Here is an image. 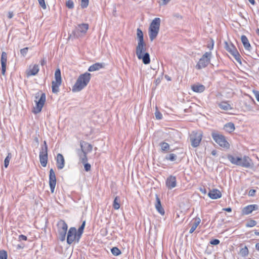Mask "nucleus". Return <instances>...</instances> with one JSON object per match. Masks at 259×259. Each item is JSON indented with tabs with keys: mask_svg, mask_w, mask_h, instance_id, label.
<instances>
[{
	"mask_svg": "<svg viewBox=\"0 0 259 259\" xmlns=\"http://www.w3.org/2000/svg\"><path fill=\"white\" fill-rule=\"evenodd\" d=\"M91 76V74L88 72L80 75L72 87V92H78L83 89L89 83Z\"/></svg>",
	"mask_w": 259,
	"mask_h": 259,
	"instance_id": "f257e3e1",
	"label": "nucleus"
},
{
	"mask_svg": "<svg viewBox=\"0 0 259 259\" xmlns=\"http://www.w3.org/2000/svg\"><path fill=\"white\" fill-rule=\"evenodd\" d=\"M84 229V228H78L77 230L76 228H69V229L67 230V244L70 245L74 242L78 243L83 234Z\"/></svg>",
	"mask_w": 259,
	"mask_h": 259,
	"instance_id": "f03ea898",
	"label": "nucleus"
},
{
	"mask_svg": "<svg viewBox=\"0 0 259 259\" xmlns=\"http://www.w3.org/2000/svg\"><path fill=\"white\" fill-rule=\"evenodd\" d=\"M228 159L232 164L244 167H251L253 165L251 159L247 156L242 158L229 155L228 156Z\"/></svg>",
	"mask_w": 259,
	"mask_h": 259,
	"instance_id": "7ed1b4c3",
	"label": "nucleus"
},
{
	"mask_svg": "<svg viewBox=\"0 0 259 259\" xmlns=\"http://www.w3.org/2000/svg\"><path fill=\"white\" fill-rule=\"evenodd\" d=\"M160 22L159 18H155L151 23L148 32L151 41H153L157 37L160 29Z\"/></svg>",
	"mask_w": 259,
	"mask_h": 259,
	"instance_id": "20e7f679",
	"label": "nucleus"
},
{
	"mask_svg": "<svg viewBox=\"0 0 259 259\" xmlns=\"http://www.w3.org/2000/svg\"><path fill=\"white\" fill-rule=\"evenodd\" d=\"M81 151L78 150V154L80 159L82 163L87 161V154L90 152L93 149V146L90 143L81 141L80 142Z\"/></svg>",
	"mask_w": 259,
	"mask_h": 259,
	"instance_id": "39448f33",
	"label": "nucleus"
},
{
	"mask_svg": "<svg viewBox=\"0 0 259 259\" xmlns=\"http://www.w3.org/2000/svg\"><path fill=\"white\" fill-rule=\"evenodd\" d=\"M35 105L33 108L32 112L34 114H37L41 111L45 104L46 100V95L44 93H37L35 94Z\"/></svg>",
	"mask_w": 259,
	"mask_h": 259,
	"instance_id": "423d86ee",
	"label": "nucleus"
},
{
	"mask_svg": "<svg viewBox=\"0 0 259 259\" xmlns=\"http://www.w3.org/2000/svg\"><path fill=\"white\" fill-rule=\"evenodd\" d=\"M211 56V52H206L199 60L196 68L200 70L206 67L210 63Z\"/></svg>",
	"mask_w": 259,
	"mask_h": 259,
	"instance_id": "0eeeda50",
	"label": "nucleus"
},
{
	"mask_svg": "<svg viewBox=\"0 0 259 259\" xmlns=\"http://www.w3.org/2000/svg\"><path fill=\"white\" fill-rule=\"evenodd\" d=\"M89 27V24L87 23L78 24L73 31V34L76 38L82 37L86 34Z\"/></svg>",
	"mask_w": 259,
	"mask_h": 259,
	"instance_id": "6e6552de",
	"label": "nucleus"
},
{
	"mask_svg": "<svg viewBox=\"0 0 259 259\" xmlns=\"http://www.w3.org/2000/svg\"><path fill=\"white\" fill-rule=\"evenodd\" d=\"M62 82L61 71L59 69H57L55 73V80L52 81V92L57 94L59 91V87Z\"/></svg>",
	"mask_w": 259,
	"mask_h": 259,
	"instance_id": "1a4fd4ad",
	"label": "nucleus"
},
{
	"mask_svg": "<svg viewBox=\"0 0 259 259\" xmlns=\"http://www.w3.org/2000/svg\"><path fill=\"white\" fill-rule=\"evenodd\" d=\"M39 157L41 165L46 167L48 162V146L45 141L44 142V146L41 147Z\"/></svg>",
	"mask_w": 259,
	"mask_h": 259,
	"instance_id": "9d476101",
	"label": "nucleus"
},
{
	"mask_svg": "<svg viewBox=\"0 0 259 259\" xmlns=\"http://www.w3.org/2000/svg\"><path fill=\"white\" fill-rule=\"evenodd\" d=\"M202 134L201 131H193L191 133L190 140L193 147H196L199 146L202 140Z\"/></svg>",
	"mask_w": 259,
	"mask_h": 259,
	"instance_id": "9b49d317",
	"label": "nucleus"
},
{
	"mask_svg": "<svg viewBox=\"0 0 259 259\" xmlns=\"http://www.w3.org/2000/svg\"><path fill=\"white\" fill-rule=\"evenodd\" d=\"M212 137L215 142L220 146L227 149L229 148L230 145L224 136L216 133H212Z\"/></svg>",
	"mask_w": 259,
	"mask_h": 259,
	"instance_id": "f8f14e48",
	"label": "nucleus"
},
{
	"mask_svg": "<svg viewBox=\"0 0 259 259\" xmlns=\"http://www.w3.org/2000/svg\"><path fill=\"white\" fill-rule=\"evenodd\" d=\"M225 44L226 50L237 59L239 57V54L235 47L231 42H225Z\"/></svg>",
	"mask_w": 259,
	"mask_h": 259,
	"instance_id": "ddd939ff",
	"label": "nucleus"
},
{
	"mask_svg": "<svg viewBox=\"0 0 259 259\" xmlns=\"http://www.w3.org/2000/svg\"><path fill=\"white\" fill-rule=\"evenodd\" d=\"M56 184V178L54 170L51 168L49 175V185L52 193H53Z\"/></svg>",
	"mask_w": 259,
	"mask_h": 259,
	"instance_id": "4468645a",
	"label": "nucleus"
},
{
	"mask_svg": "<svg viewBox=\"0 0 259 259\" xmlns=\"http://www.w3.org/2000/svg\"><path fill=\"white\" fill-rule=\"evenodd\" d=\"M39 70V69L38 65H30L26 71V74L27 77L32 75H35L37 74Z\"/></svg>",
	"mask_w": 259,
	"mask_h": 259,
	"instance_id": "2eb2a0df",
	"label": "nucleus"
},
{
	"mask_svg": "<svg viewBox=\"0 0 259 259\" xmlns=\"http://www.w3.org/2000/svg\"><path fill=\"white\" fill-rule=\"evenodd\" d=\"M146 49V44L145 42H138L136 49L137 56L147 53Z\"/></svg>",
	"mask_w": 259,
	"mask_h": 259,
	"instance_id": "dca6fc26",
	"label": "nucleus"
},
{
	"mask_svg": "<svg viewBox=\"0 0 259 259\" xmlns=\"http://www.w3.org/2000/svg\"><path fill=\"white\" fill-rule=\"evenodd\" d=\"M68 228H60L58 231V238L63 242L67 239Z\"/></svg>",
	"mask_w": 259,
	"mask_h": 259,
	"instance_id": "f3484780",
	"label": "nucleus"
},
{
	"mask_svg": "<svg viewBox=\"0 0 259 259\" xmlns=\"http://www.w3.org/2000/svg\"><path fill=\"white\" fill-rule=\"evenodd\" d=\"M7 62V54L3 52L1 56V62L2 65V74L4 75L6 70V64Z\"/></svg>",
	"mask_w": 259,
	"mask_h": 259,
	"instance_id": "a211bd4d",
	"label": "nucleus"
},
{
	"mask_svg": "<svg viewBox=\"0 0 259 259\" xmlns=\"http://www.w3.org/2000/svg\"><path fill=\"white\" fill-rule=\"evenodd\" d=\"M166 185L169 189H171L176 187L177 181L176 177L170 176L166 181Z\"/></svg>",
	"mask_w": 259,
	"mask_h": 259,
	"instance_id": "6ab92c4d",
	"label": "nucleus"
},
{
	"mask_svg": "<svg viewBox=\"0 0 259 259\" xmlns=\"http://www.w3.org/2000/svg\"><path fill=\"white\" fill-rule=\"evenodd\" d=\"M258 206L256 204H251L244 207L242 210L243 214L247 215L251 213L253 210H257Z\"/></svg>",
	"mask_w": 259,
	"mask_h": 259,
	"instance_id": "aec40b11",
	"label": "nucleus"
},
{
	"mask_svg": "<svg viewBox=\"0 0 259 259\" xmlns=\"http://www.w3.org/2000/svg\"><path fill=\"white\" fill-rule=\"evenodd\" d=\"M57 166L58 169H61L64 167L65 160L63 156L61 154H58L56 157Z\"/></svg>",
	"mask_w": 259,
	"mask_h": 259,
	"instance_id": "412c9836",
	"label": "nucleus"
},
{
	"mask_svg": "<svg viewBox=\"0 0 259 259\" xmlns=\"http://www.w3.org/2000/svg\"><path fill=\"white\" fill-rule=\"evenodd\" d=\"M208 195L210 198L216 199L221 197L222 193L219 190L214 189L210 190Z\"/></svg>",
	"mask_w": 259,
	"mask_h": 259,
	"instance_id": "4be33fe9",
	"label": "nucleus"
},
{
	"mask_svg": "<svg viewBox=\"0 0 259 259\" xmlns=\"http://www.w3.org/2000/svg\"><path fill=\"white\" fill-rule=\"evenodd\" d=\"M155 206L157 211L161 215L164 214V210L162 207L160 200L157 195H156V203Z\"/></svg>",
	"mask_w": 259,
	"mask_h": 259,
	"instance_id": "5701e85b",
	"label": "nucleus"
},
{
	"mask_svg": "<svg viewBox=\"0 0 259 259\" xmlns=\"http://www.w3.org/2000/svg\"><path fill=\"white\" fill-rule=\"evenodd\" d=\"M139 60H141L144 64H148L150 62V55L148 53L137 56Z\"/></svg>",
	"mask_w": 259,
	"mask_h": 259,
	"instance_id": "b1692460",
	"label": "nucleus"
},
{
	"mask_svg": "<svg viewBox=\"0 0 259 259\" xmlns=\"http://www.w3.org/2000/svg\"><path fill=\"white\" fill-rule=\"evenodd\" d=\"M191 89L196 93H202L205 89V87L201 84H194L191 86Z\"/></svg>",
	"mask_w": 259,
	"mask_h": 259,
	"instance_id": "393cba45",
	"label": "nucleus"
},
{
	"mask_svg": "<svg viewBox=\"0 0 259 259\" xmlns=\"http://www.w3.org/2000/svg\"><path fill=\"white\" fill-rule=\"evenodd\" d=\"M218 105L221 109L224 110L228 111L232 109L231 105L228 102H221L219 103Z\"/></svg>",
	"mask_w": 259,
	"mask_h": 259,
	"instance_id": "a878e982",
	"label": "nucleus"
},
{
	"mask_svg": "<svg viewBox=\"0 0 259 259\" xmlns=\"http://www.w3.org/2000/svg\"><path fill=\"white\" fill-rule=\"evenodd\" d=\"M103 67V66L101 63H95L92 65H91L88 69V71L90 72H93L95 71H97L99 70L100 69Z\"/></svg>",
	"mask_w": 259,
	"mask_h": 259,
	"instance_id": "bb28decb",
	"label": "nucleus"
},
{
	"mask_svg": "<svg viewBox=\"0 0 259 259\" xmlns=\"http://www.w3.org/2000/svg\"><path fill=\"white\" fill-rule=\"evenodd\" d=\"M224 128L226 132L231 133L235 130V125L233 123L229 122L224 125Z\"/></svg>",
	"mask_w": 259,
	"mask_h": 259,
	"instance_id": "cd10ccee",
	"label": "nucleus"
},
{
	"mask_svg": "<svg viewBox=\"0 0 259 259\" xmlns=\"http://www.w3.org/2000/svg\"><path fill=\"white\" fill-rule=\"evenodd\" d=\"M241 39L244 48L249 50L250 48V45L247 38L245 35H242Z\"/></svg>",
	"mask_w": 259,
	"mask_h": 259,
	"instance_id": "c85d7f7f",
	"label": "nucleus"
},
{
	"mask_svg": "<svg viewBox=\"0 0 259 259\" xmlns=\"http://www.w3.org/2000/svg\"><path fill=\"white\" fill-rule=\"evenodd\" d=\"M137 37H138V42H144L143 32L139 28L137 29Z\"/></svg>",
	"mask_w": 259,
	"mask_h": 259,
	"instance_id": "c756f323",
	"label": "nucleus"
},
{
	"mask_svg": "<svg viewBox=\"0 0 259 259\" xmlns=\"http://www.w3.org/2000/svg\"><path fill=\"white\" fill-rule=\"evenodd\" d=\"M239 253L243 257L247 256L248 254V248L246 246H244L243 248H241Z\"/></svg>",
	"mask_w": 259,
	"mask_h": 259,
	"instance_id": "7c9ffc66",
	"label": "nucleus"
},
{
	"mask_svg": "<svg viewBox=\"0 0 259 259\" xmlns=\"http://www.w3.org/2000/svg\"><path fill=\"white\" fill-rule=\"evenodd\" d=\"M120 199L118 197H116L114 200L113 206L115 209H118L120 207Z\"/></svg>",
	"mask_w": 259,
	"mask_h": 259,
	"instance_id": "2f4dec72",
	"label": "nucleus"
},
{
	"mask_svg": "<svg viewBox=\"0 0 259 259\" xmlns=\"http://www.w3.org/2000/svg\"><path fill=\"white\" fill-rule=\"evenodd\" d=\"M160 146L161 148V150L162 151H166L169 149V145L168 143L165 142H161L160 144Z\"/></svg>",
	"mask_w": 259,
	"mask_h": 259,
	"instance_id": "473e14b6",
	"label": "nucleus"
},
{
	"mask_svg": "<svg viewBox=\"0 0 259 259\" xmlns=\"http://www.w3.org/2000/svg\"><path fill=\"white\" fill-rule=\"evenodd\" d=\"M201 220L199 218H194L191 222V227H197L200 223Z\"/></svg>",
	"mask_w": 259,
	"mask_h": 259,
	"instance_id": "72a5a7b5",
	"label": "nucleus"
},
{
	"mask_svg": "<svg viewBox=\"0 0 259 259\" xmlns=\"http://www.w3.org/2000/svg\"><path fill=\"white\" fill-rule=\"evenodd\" d=\"M111 251L114 256H118L121 253V251L116 247H113L111 248Z\"/></svg>",
	"mask_w": 259,
	"mask_h": 259,
	"instance_id": "f704fd0d",
	"label": "nucleus"
},
{
	"mask_svg": "<svg viewBox=\"0 0 259 259\" xmlns=\"http://www.w3.org/2000/svg\"><path fill=\"white\" fill-rule=\"evenodd\" d=\"M11 158H12L11 154L10 153H9L7 156L6 157V158H5V159L4 160V165H5V167L6 168H7L8 166L10 159H11Z\"/></svg>",
	"mask_w": 259,
	"mask_h": 259,
	"instance_id": "c9c22d12",
	"label": "nucleus"
},
{
	"mask_svg": "<svg viewBox=\"0 0 259 259\" xmlns=\"http://www.w3.org/2000/svg\"><path fill=\"white\" fill-rule=\"evenodd\" d=\"M7 251L4 250H0V259H7Z\"/></svg>",
	"mask_w": 259,
	"mask_h": 259,
	"instance_id": "e433bc0d",
	"label": "nucleus"
},
{
	"mask_svg": "<svg viewBox=\"0 0 259 259\" xmlns=\"http://www.w3.org/2000/svg\"><path fill=\"white\" fill-rule=\"evenodd\" d=\"M89 0H81L80 6L82 8H85L89 5Z\"/></svg>",
	"mask_w": 259,
	"mask_h": 259,
	"instance_id": "4c0bfd02",
	"label": "nucleus"
},
{
	"mask_svg": "<svg viewBox=\"0 0 259 259\" xmlns=\"http://www.w3.org/2000/svg\"><path fill=\"white\" fill-rule=\"evenodd\" d=\"M66 5L69 9H72L74 7V3L72 0H68L66 2Z\"/></svg>",
	"mask_w": 259,
	"mask_h": 259,
	"instance_id": "58836bf2",
	"label": "nucleus"
},
{
	"mask_svg": "<svg viewBox=\"0 0 259 259\" xmlns=\"http://www.w3.org/2000/svg\"><path fill=\"white\" fill-rule=\"evenodd\" d=\"M39 5L44 10L47 9V5L45 3V0H38Z\"/></svg>",
	"mask_w": 259,
	"mask_h": 259,
	"instance_id": "ea45409f",
	"label": "nucleus"
},
{
	"mask_svg": "<svg viewBox=\"0 0 259 259\" xmlns=\"http://www.w3.org/2000/svg\"><path fill=\"white\" fill-rule=\"evenodd\" d=\"M176 156L174 154H170L168 155V156L166 157V159L169 160L170 161H174L176 160Z\"/></svg>",
	"mask_w": 259,
	"mask_h": 259,
	"instance_id": "a19ab883",
	"label": "nucleus"
},
{
	"mask_svg": "<svg viewBox=\"0 0 259 259\" xmlns=\"http://www.w3.org/2000/svg\"><path fill=\"white\" fill-rule=\"evenodd\" d=\"M155 117L157 119H161L162 117V114L157 110H156L155 113Z\"/></svg>",
	"mask_w": 259,
	"mask_h": 259,
	"instance_id": "79ce46f5",
	"label": "nucleus"
},
{
	"mask_svg": "<svg viewBox=\"0 0 259 259\" xmlns=\"http://www.w3.org/2000/svg\"><path fill=\"white\" fill-rule=\"evenodd\" d=\"M220 241L218 239H214L210 241V244L213 245H218L220 243Z\"/></svg>",
	"mask_w": 259,
	"mask_h": 259,
	"instance_id": "37998d69",
	"label": "nucleus"
},
{
	"mask_svg": "<svg viewBox=\"0 0 259 259\" xmlns=\"http://www.w3.org/2000/svg\"><path fill=\"white\" fill-rule=\"evenodd\" d=\"M28 50V48H27V47L21 49L20 50L21 54L22 56H25L27 53Z\"/></svg>",
	"mask_w": 259,
	"mask_h": 259,
	"instance_id": "c03bdc74",
	"label": "nucleus"
},
{
	"mask_svg": "<svg viewBox=\"0 0 259 259\" xmlns=\"http://www.w3.org/2000/svg\"><path fill=\"white\" fill-rule=\"evenodd\" d=\"M58 227H67V225L64 221L60 220L57 223Z\"/></svg>",
	"mask_w": 259,
	"mask_h": 259,
	"instance_id": "a18cd8bd",
	"label": "nucleus"
},
{
	"mask_svg": "<svg viewBox=\"0 0 259 259\" xmlns=\"http://www.w3.org/2000/svg\"><path fill=\"white\" fill-rule=\"evenodd\" d=\"M256 225L255 221L251 220L249 224L246 225V227H253Z\"/></svg>",
	"mask_w": 259,
	"mask_h": 259,
	"instance_id": "49530a36",
	"label": "nucleus"
},
{
	"mask_svg": "<svg viewBox=\"0 0 259 259\" xmlns=\"http://www.w3.org/2000/svg\"><path fill=\"white\" fill-rule=\"evenodd\" d=\"M83 163H84V167L85 170L87 171H88L90 170V169H91V165L89 163H86L85 162H84Z\"/></svg>",
	"mask_w": 259,
	"mask_h": 259,
	"instance_id": "de8ad7c7",
	"label": "nucleus"
},
{
	"mask_svg": "<svg viewBox=\"0 0 259 259\" xmlns=\"http://www.w3.org/2000/svg\"><path fill=\"white\" fill-rule=\"evenodd\" d=\"M214 46V41L212 39L211 40L210 44L207 45V48L210 50H212Z\"/></svg>",
	"mask_w": 259,
	"mask_h": 259,
	"instance_id": "09e8293b",
	"label": "nucleus"
},
{
	"mask_svg": "<svg viewBox=\"0 0 259 259\" xmlns=\"http://www.w3.org/2000/svg\"><path fill=\"white\" fill-rule=\"evenodd\" d=\"M27 240V237L24 235H20L19 236V240Z\"/></svg>",
	"mask_w": 259,
	"mask_h": 259,
	"instance_id": "8fccbe9b",
	"label": "nucleus"
},
{
	"mask_svg": "<svg viewBox=\"0 0 259 259\" xmlns=\"http://www.w3.org/2000/svg\"><path fill=\"white\" fill-rule=\"evenodd\" d=\"M253 93L256 99L259 102V92L258 91H253Z\"/></svg>",
	"mask_w": 259,
	"mask_h": 259,
	"instance_id": "3c124183",
	"label": "nucleus"
},
{
	"mask_svg": "<svg viewBox=\"0 0 259 259\" xmlns=\"http://www.w3.org/2000/svg\"><path fill=\"white\" fill-rule=\"evenodd\" d=\"M161 3L160 5H167L171 0H161Z\"/></svg>",
	"mask_w": 259,
	"mask_h": 259,
	"instance_id": "603ef678",
	"label": "nucleus"
},
{
	"mask_svg": "<svg viewBox=\"0 0 259 259\" xmlns=\"http://www.w3.org/2000/svg\"><path fill=\"white\" fill-rule=\"evenodd\" d=\"M255 193V190L252 189L249 191L248 195H249V196H253L254 195Z\"/></svg>",
	"mask_w": 259,
	"mask_h": 259,
	"instance_id": "864d4df0",
	"label": "nucleus"
},
{
	"mask_svg": "<svg viewBox=\"0 0 259 259\" xmlns=\"http://www.w3.org/2000/svg\"><path fill=\"white\" fill-rule=\"evenodd\" d=\"M13 16H14V14H13V12H10H10H8V18L9 19H11V18H13Z\"/></svg>",
	"mask_w": 259,
	"mask_h": 259,
	"instance_id": "5fc2aeb1",
	"label": "nucleus"
},
{
	"mask_svg": "<svg viewBox=\"0 0 259 259\" xmlns=\"http://www.w3.org/2000/svg\"><path fill=\"white\" fill-rule=\"evenodd\" d=\"M199 190L203 194H205L206 193V190L205 188H200Z\"/></svg>",
	"mask_w": 259,
	"mask_h": 259,
	"instance_id": "6e6d98bb",
	"label": "nucleus"
},
{
	"mask_svg": "<svg viewBox=\"0 0 259 259\" xmlns=\"http://www.w3.org/2000/svg\"><path fill=\"white\" fill-rule=\"evenodd\" d=\"M24 247V245L22 244H18L16 246L17 249H22Z\"/></svg>",
	"mask_w": 259,
	"mask_h": 259,
	"instance_id": "4d7b16f0",
	"label": "nucleus"
},
{
	"mask_svg": "<svg viewBox=\"0 0 259 259\" xmlns=\"http://www.w3.org/2000/svg\"><path fill=\"white\" fill-rule=\"evenodd\" d=\"M197 228H191L190 231H189V233H192L193 232H194V231L196 230Z\"/></svg>",
	"mask_w": 259,
	"mask_h": 259,
	"instance_id": "13d9d810",
	"label": "nucleus"
},
{
	"mask_svg": "<svg viewBox=\"0 0 259 259\" xmlns=\"http://www.w3.org/2000/svg\"><path fill=\"white\" fill-rule=\"evenodd\" d=\"M224 210L228 211V212H231L232 209L230 207H228L224 209Z\"/></svg>",
	"mask_w": 259,
	"mask_h": 259,
	"instance_id": "bf43d9fd",
	"label": "nucleus"
},
{
	"mask_svg": "<svg viewBox=\"0 0 259 259\" xmlns=\"http://www.w3.org/2000/svg\"><path fill=\"white\" fill-rule=\"evenodd\" d=\"M255 248L257 250L259 251V243H257L255 244Z\"/></svg>",
	"mask_w": 259,
	"mask_h": 259,
	"instance_id": "052dcab7",
	"label": "nucleus"
},
{
	"mask_svg": "<svg viewBox=\"0 0 259 259\" xmlns=\"http://www.w3.org/2000/svg\"><path fill=\"white\" fill-rule=\"evenodd\" d=\"M252 5H254L255 4L254 0H248Z\"/></svg>",
	"mask_w": 259,
	"mask_h": 259,
	"instance_id": "680f3d73",
	"label": "nucleus"
},
{
	"mask_svg": "<svg viewBox=\"0 0 259 259\" xmlns=\"http://www.w3.org/2000/svg\"><path fill=\"white\" fill-rule=\"evenodd\" d=\"M41 65H44L46 63V61L45 60H42L40 62Z\"/></svg>",
	"mask_w": 259,
	"mask_h": 259,
	"instance_id": "e2e57ef3",
	"label": "nucleus"
},
{
	"mask_svg": "<svg viewBox=\"0 0 259 259\" xmlns=\"http://www.w3.org/2000/svg\"><path fill=\"white\" fill-rule=\"evenodd\" d=\"M254 234L257 236H259V231H257L256 230L254 231Z\"/></svg>",
	"mask_w": 259,
	"mask_h": 259,
	"instance_id": "0e129e2a",
	"label": "nucleus"
},
{
	"mask_svg": "<svg viewBox=\"0 0 259 259\" xmlns=\"http://www.w3.org/2000/svg\"><path fill=\"white\" fill-rule=\"evenodd\" d=\"M85 225V221H83V222H82V224H81V226H80V227H84Z\"/></svg>",
	"mask_w": 259,
	"mask_h": 259,
	"instance_id": "69168bd1",
	"label": "nucleus"
},
{
	"mask_svg": "<svg viewBox=\"0 0 259 259\" xmlns=\"http://www.w3.org/2000/svg\"><path fill=\"white\" fill-rule=\"evenodd\" d=\"M256 32L257 34V35L259 36V29L257 28L256 30Z\"/></svg>",
	"mask_w": 259,
	"mask_h": 259,
	"instance_id": "338daca9",
	"label": "nucleus"
},
{
	"mask_svg": "<svg viewBox=\"0 0 259 259\" xmlns=\"http://www.w3.org/2000/svg\"><path fill=\"white\" fill-rule=\"evenodd\" d=\"M211 153H212V155H215V152L214 151H213Z\"/></svg>",
	"mask_w": 259,
	"mask_h": 259,
	"instance_id": "774afa93",
	"label": "nucleus"
}]
</instances>
